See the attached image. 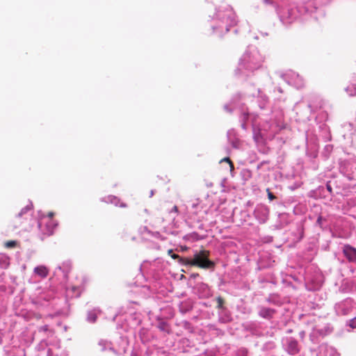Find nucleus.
<instances>
[{"label":"nucleus","mask_w":356,"mask_h":356,"mask_svg":"<svg viewBox=\"0 0 356 356\" xmlns=\"http://www.w3.org/2000/svg\"><path fill=\"white\" fill-rule=\"evenodd\" d=\"M220 162H227L229 163L230 167V170L233 171L234 170V166L233 162L231 161V159L229 157H225L222 159Z\"/></svg>","instance_id":"9"},{"label":"nucleus","mask_w":356,"mask_h":356,"mask_svg":"<svg viewBox=\"0 0 356 356\" xmlns=\"http://www.w3.org/2000/svg\"><path fill=\"white\" fill-rule=\"evenodd\" d=\"M210 252L206 250H202L194 254L192 259V266H196L202 269H213L215 263L209 260Z\"/></svg>","instance_id":"1"},{"label":"nucleus","mask_w":356,"mask_h":356,"mask_svg":"<svg viewBox=\"0 0 356 356\" xmlns=\"http://www.w3.org/2000/svg\"><path fill=\"white\" fill-rule=\"evenodd\" d=\"M153 195H154V192H153V191H151V192H150V197H152Z\"/></svg>","instance_id":"22"},{"label":"nucleus","mask_w":356,"mask_h":356,"mask_svg":"<svg viewBox=\"0 0 356 356\" xmlns=\"http://www.w3.org/2000/svg\"><path fill=\"white\" fill-rule=\"evenodd\" d=\"M171 257H172V259H178V260H179V259L180 258V256H179V255H178V254H172L171 255Z\"/></svg>","instance_id":"15"},{"label":"nucleus","mask_w":356,"mask_h":356,"mask_svg":"<svg viewBox=\"0 0 356 356\" xmlns=\"http://www.w3.org/2000/svg\"><path fill=\"white\" fill-rule=\"evenodd\" d=\"M57 222L51 218H42L38 223L40 232L42 235V239L44 237L50 236L54 234V229L56 227Z\"/></svg>","instance_id":"2"},{"label":"nucleus","mask_w":356,"mask_h":356,"mask_svg":"<svg viewBox=\"0 0 356 356\" xmlns=\"http://www.w3.org/2000/svg\"><path fill=\"white\" fill-rule=\"evenodd\" d=\"M17 241H8L5 243V247L7 248H13L16 247Z\"/></svg>","instance_id":"10"},{"label":"nucleus","mask_w":356,"mask_h":356,"mask_svg":"<svg viewBox=\"0 0 356 356\" xmlns=\"http://www.w3.org/2000/svg\"><path fill=\"white\" fill-rule=\"evenodd\" d=\"M33 271L41 278H45L49 274V270L45 266H38L34 268Z\"/></svg>","instance_id":"5"},{"label":"nucleus","mask_w":356,"mask_h":356,"mask_svg":"<svg viewBox=\"0 0 356 356\" xmlns=\"http://www.w3.org/2000/svg\"><path fill=\"white\" fill-rule=\"evenodd\" d=\"M90 318L91 322H95V321L97 319V316L95 314H92L91 316L90 317Z\"/></svg>","instance_id":"14"},{"label":"nucleus","mask_w":356,"mask_h":356,"mask_svg":"<svg viewBox=\"0 0 356 356\" xmlns=\"http://www.w3.org/2000/svg\"><path fill=\"white\" fill-rule=\"evenodd\" d=\"M275 313V310L270 308L263 307L260 309L259 315L263 318H272Z\"/></svg>","instance_id":"6"},{"label":"nucleus","mask_w":356,"mask_h":356,"mask_svg":"<svg viewBox=\"0 0 356 356\" xmlns=\"http://www.w3.org/2000/svg\"><path fill=\"white\" fill-rule=\"evenodd\" d=\"M266 192L268 193V199L270 201L274 200L275 199H276V197L273 194V193L270 192L269 188L266 189Z\"/></svg>","instance_id":"11"},{"label":"nucleus","mask_w":356,"mask_h":356,"mask_svg":"<svg viewBox=\"0 0 356 356\" xmlns=\"http://www.w3.org/2000/svg\"><path fill=\"white\" fill-rule=\"evenodd\" d=\"M343 253L349 262H356V248L350 245H345L343 248Z\"/></svg>","instance_id":"4"},{"label":"nucleus","mask_w":356,"mask_h":356,"mask_svg":"<svg viewBox=\"0 0 356 356\" xmlns=\"http://www.w3.org/2000/svg\"><path fill=\"white\" fill-rule=\"evenodd\" d=\"M322 221H323V217L321 216H319L318 217V219L316 220V223L319 225V226H321L322 225Z\"/></svg>","instance_id":"13"},{"label":"nucleus","mask_w":356,"mask_h":356,"mask_svg":"<svg viewBox=\"0 0 356 356\" xmlns=\"http://www.w3.org/2000/svg\"><path fill=\"white\" fill-rule=\"evenodd\" d=\"M54 213L52 212H49L46 218H53Z\"/></svg>","instance_id":"17"},{"label":"nucleus","mask_w":356,"mask_h":356,"mask_svg":"<svg viewBox=\"0 0 356 356\" xmlns=\"http://www.w3.org/2000/svg\"><path fill=\"white\" fill-rule=\"evenodd\" d=\"M41 329L44 331H47L48 330V325H44Z\"/></svg>","instance_id":"18"},{"label":"nucleus","mask_w":356,"mask_h":356,"mask_svg":"<svg viewBox=\"0 0 356 356\" xmlns=\"http://www.w3.org/2000/svg\"><path fill=\"white\" fill-rule=\"evenodd\" d=\"M31 221V218L28 216L23 217V212H21L12 220V226L14 229H19L22 231L28 232L32 227Z\"/></svg>","instance_id":"3"},{"label":"nucleus","mask_w":356,"mask_h":356,"mask_svg":"<svg viewBox=\"0 0 356 356\" xmlns=\"http://www.w3.org/2000/svg\"><path fill=\"white\" fill-rule=\"evenodd\" d=\"M179 263L183 264V265H186V266H192V259H190L188 258H186V257H180V258L178 260Z\"/></svg>","instance_id":"7"},{"label":"nucleus","mask_w":356,"mask_h":356,"mask_svg":"<svg viewBox=\"0 0 356 356\" xmlns=\"http://www.w3.org/2000/svg\"><path fill=\"white\" fill-rule=\"evenodd\" d=\"M216 302H217V308L222 309L223 308V305L225 303V300L221 297L218 296L216 298Z\"/></svg>","instance_id":"8"},{"label":"nucleus","mask_w":356,"mask_h":356,"mask_svg":"<svg viewBox=\"0 0 356 356\" xmlns=\"http://www.w3.org/2000/svg\"><path fill=\"white\" fill-rule=\"evenodd\" d=\"M350 95H356V90L354 92H350Z\"/></svg>","instance_id":"20"},{"label":"nucleus","mask_w":356,"mask_h":356,"mask_svg":"<svg viewBox=\"0 0 356 356\" xmlns=\"http://www.w3.org/2000/svg\"><path fill=\"white\" fill-rule=\"evenodd\" d=\"M198 275H199V274H197H197H193V275H192V277H197V276H198Z\"/></svg>","instance_id":"21"},{"label":"nucleus","mask_w":356,"mask_h":356,"mask_svg":"<svg viewBox=\"0 0 356 356\" xmlns=\"http://www.w3.org/2000/svg\"><path fill=\"white\" fill-rule=\"evenodd\" d=\"M349 325L352 328L356 329V317L350 321Z\"/></svg>","instance_id":"12"},{"label":"nucleus","mask_w":356,"mask_h":356,"mask_svg":"<svg viewBox=\"0 0 356 356\" xmlns=\"http://www.w3.org/2000/svg\"><path fill=\"white\" fill-rule=\"evenodd\" d=\"M327 190H328L330 192H331V191H332V188H331V186H330L327 185Z\"/></svg>","instance_id":"19"},{"label":"nucleus","mask_w":356,"mask_h":356,"mask_svg":"<svg viewBox=\"0 0 356 356\" xmlns=\"http://www.w3.org/2000/svg\"><path fill=\"white\" fill-rule=\"evenodd\" d=\"M172 211H174L175 213H178V207L177 206H174L172 207Z\"/></svg>","instance_id":"16"}]
</instances>
